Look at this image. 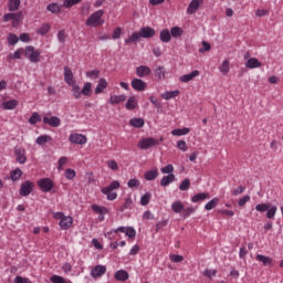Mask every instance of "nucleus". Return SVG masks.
I'll list each match as a JSON object with an SVG mask.
<instances>
[{
  "mask_svg": "<svg viewBox=\"0 0 283 283\" xmlns=\"http://www.w3.org/2000/svg\"><path fill=\"white\" fill-rule=\"evenodd\" d=\"M105 11L103 9L96 10L93 12L85 21V25L87 28H98V25H103L105 20L103 19Z\"/></svg>",
  "mask_w": 283,
  "mask_h": 283,
  "instance_id": "nucleus-1",
  "label": "nucleus"
},
{
  "mask_svg": "<svg viewBox=\"0 0 283 283\" xmlns=\"http://www.w3.org/2000/svg\"><path fill=\"white\" fill-rule=\"evenodd\" d=\"M114 233H125L126 238L134 240L136 238V229L133 227H118L117 229H112L111 231L104 233V237L108 240H114Z\"/></svg>",
  "mask_w": 283,
  "mask_h": 283,
  "instance_id": "nucleus-2",
  "label": "nucleus"
},
{
  "mask_svg": "<svg viewBox=\"0 0 283 283\" xmlns=\"http://www.w3.org/2000/svg\"><path fill=\"white\" fill-rule=\"evenodd\" d=\"M120 189V182L118 180L112 181L108 186L102 188L101 192L106 196L107 200H116L118 198V193L114 190Z\"/></svg>",
  "mask_w": 283,
  "mask_h": 283,
  "instance_id": "nucleus-3",
  "label": "nucleus"
},
{
  "mask_svg": "<svg viewBox=\"0 0 283 283\" xmlns=\"http://www.w3.org/2000/svg\"><path fill=\"white\" fill-rule=\"evenodd\" d=\"M54 220H60L59 226L62 231H67L72 224H74V219L70 216H65L63 212H53Z\"/></svg>",
  "mask_w": 283,
  "mask_h": 283,
  "instance_id": "nucleus-4",
  "label": "nucleus"
},
{
  "mask_svg": "<svg viewBox=\"0 0 283 283\" xmlns=\"http://www.w3.org/2000/svg\"><path fill=\"white\" fill-rule=\"evenodd\" d=\"M255 211L259 213L266 212L268 220H273L275 218V213H277V206H269L268 203H258L255 206Z\"/></svg>",
  "mask_w": 283,
  "mask_h": 283,
  "instance_id": "nucleus-5",
  "label": "nucleus"
},
{
  "mask_svg": "<svg viewBox=\"0 0 283 283\" xmlns=\"http://www.w3.org/2000/svg\"><path fill=\"white\" fill-rule=\"evenodd\" d=\"M24 56L30 61V63H40L41 62V50H36L32 45H28L24 49Z\"/></svg>",
  "mask_w": 283,
  "mask_h": 283,
  "instance_id": "nucleus-6",
  "label": "nucleus"
},
{
  "mask_svg": "<svg viewBox=\"0 0 283 283\" xmlns=\"http://www.w3.org/2000/svg\"><path fill=\"white\" fill-rule=\"evenodd\" d=\"M163 140H164L163 137H160L159 139H156L154 137L142 138L138 142L137 147L139 149H151V147H158V145H160Z\"/></svg>",
  "mask_w": 283,
  "mask_h": 283,
  "instance_id": "nucleus-7",
  "label": "nucleus"
},
{
  "mask_svg": "<svg viewBox=\"0 0 283 283\" xmlns=\"http://www.w3.org/2000/svg\"><path fill=\"white\" fill-rule=\"evenodd\" d=\"M2 20L4 23L12 21V25L14 28V25H18V23H21V21L23 20V11H9L2 17Z\"/></svg>",
  "mask_w": 283,
  "mask_h": 283,
  "instance_id": "nucleus-8",
  "label": "nucleus"
},
{
  "mask_svg": "<svg viewBox=\"0 0 283 283\" xmlns=\"http://www.w3.org/2000/svg\"><path fill=\"white\" fill-rule=\"evenodd\" d=\"M32 191H34V182H32L30 180H25L20 186L19 195L22 196V198H25V197L30 196V193H32Z\"/></svg>",
  "mask_w": 283,
  "mask_h": 283,
  "instance_id": "nucleus-9",
  "label": "nucleus"
},
{
  "mask_svg": "<svg viewBox=\"0 0 283 283\" xmlns=\"http://www.w3.org/2000/svg\"><path fill=\"white\" fill-rule=\"evenodd\" d=\"M38 186L44 193H49L52 189H54V181L50 178H42L38 180Z\"/></svg>",
  "mask_w": 283,
  "mask_h": 283,
  "instance_id": "nucleus-10",
  "label": "nucleus"
},
{
  "mask_svg": "<svg viewBox=\"0 0 283 283\" xmlns=\"http://www.w3.org/2000/svg\"><path fill=\"white\" fill-rule=\"evenodd\" d=\"M69 142L72 143V145H86L87 136L78 133H73L69 136Z\"/></svg>",
  "mask_w": 283,
  "mask_h": 283,
  "instance_id": "nucleus-11",
  "label": "nucleus"
},
{
  "mask_svg": "<svg viewBox=\"0 0 283 283\" xmlns=\"http://www.w3.org/2000/svg\"><path fill=\"white\" fill-rule=\"evenodd\" d=\"M130 85L135 92H145L147 90V83L140 78H133Z\"/></svg>",
  "mask_w": 283,
  "mask_h": 283,
  "instance_id": "nucleus-12",
  "label": "nucleus"
},
{
  "mask_svg": "<svg viewBox=\"0 0 283 283\" xmlns=\"http://www.w3.org/2000/svg\"><path fill=\"white\" fill-rule=\"evenodd\" d=\"M105 273H107V266L105 265H95L92 270H91V277H103V275H105Z\"/></svg>",
  "mask_w": 283,
  "mask_h": 283,
  "instance_id": "nucleus-13",
  "label": "nucleus"
},
{
  "mask_svg": "<svg viewBox=\"0 0 283 283\" xmlns=\"http://www.w3.org/2000/svg\"><path fill=\"white\" fill-rule=\"evenodd\" d=\"M42 123L44 125H50V127H61V118H59L57 116H44Z\"/></svg>",
  "mask_w": 283,
  "mask_h": 283,
  "instance_id": "nucleus-14",
  "label": "nucleus"
},
{
  "mask_svg": "<svg viewBox=\"0 0 283 283\" xmlns=\"http://www.w3.org/2000/svg\"><path fill=\"white\" fill-rule=\"evenodd\" d=\"M202 3H205V0H191L187 8V14H196Z\"/></svg>",
  "mask_w": 283,
  "mask_h": 283,
  "instance_id": "nucleus-15",
  "label": "nucleus"
},
{
  "mask_svg": "<svg viewBox=\"0 0 283 283\" xmlns=\"http://www.w3.org/2000/svg\"><path fill=\"white\" fill-rule=\"evenodd\" d=\"M14 154H15L17 161L20 165H25V163L28 161V157H25V149L21 147H15Z\"/></svg>",
  "mask_w": 283,
  "mask_h": 283,
  "instance_id": "nucleus-16",
  "label": "nucleus"
},
{
  "mask_svg": "<svg viewBox=\"0 0 283 283\" xmlns=\"http://www.w3.org/2000/svg\"><path fill=\"white\" fill-rule=\"evenodd\" d=\"M139 36L142 39H151V36H156V30L151 27H144L139 30Z\"/></svg>",
  "mask_w": 283,
  "mask_h": 283,
  "instance_id": "nucleus-17",
  "label": "nucleus"
},
{
  "mask_svg": "<svg viewBox=\"0 0 283 283\" xmlns=\"http://www.w3.org/2000/svg\"><path fill=\"white\" fill-rule=\"evenodd\" d=\"M7 9L8 12H19L21 9V0H8Z\"/></svg>",
  "mask_w": 283,
  "mask_h": 283,
  "instance_id": "nucleus-18",
  "label": "nucleus"
},
{
  "mask_svg": "<svg viewBox=\"0 0 283 283\" xmlns=\"http://www.w3.org/2000/svg\"><path fill=\"white\" fill-rule=\"evenodd\" d=\"M197 76H200V71L195 70L190 72L189 74L181 75L179 77L180 83H189L190 81H193Z\"/></svg>",
  "mask_w": 283,
  "mask_h": 283,
  "instance_id": "nucleus-19",
  "label": "nucleus"
},
{
  "mask_svg": "<svg viewBox=\"0 0 283 283\" xmlns=\"http://www.w3.org/2000/svg\"><path fill=\"white\" fill-rule=\"evenodd\" d=\"M64 81L67 85H74L76 82L74 81V73H72V69L65 66L64 67Z\"/></svg>",
  "mask_w": 283,
  "mask_h": 283,
  "instance_id": "nucleus-20",
  "label": "nucleus"
},
{
  "mask_svg": "<svg viewBox=\"0 0 283 283\" xmlns=\"http://www.w3.org/2000/svg\"><path fill=\"white\" fill-rule=\"evenodd\" d=\"M136 74L139 78H145V76H149V74H151V69L146 65H140L136 69Z\"/></svg>",
  "mask_w": 283,
  "mask_h": 283,
  "instance_id": "nucleus-21",
  "label": "nucleus"
},
{
  "mask_svg": "<svg viewBox=\"0 0 283 283\" xmlns=\"http://www.w3.org/2000/svg\"><path fill=\"white\" fill-rule=\"evenodd\" d=\"M244 65L248 67V70H255L258 67H262V62L258 60V57H252L249 59Z\"/></svg>",
  "mask_w": 283,
  "mask_h": 283,
  "instance_id": "nucleus-22",
  "label": "nucleus"
},
{
  "mask_svg": "<svg viewBox=\"0 0 283 283\" xmlns=\"http://www.w3.org/2000/svg\"><path fill=\"white\" fill-rule=\"evenodd\" d=\"M130 127H135L136 129H143L145 127V119L143 117H134L129 119Z\"/></svg>",
  "mask_w": 283,
  "mask_h": 283,
  "instance_id": "nucleus-23",
  "label": "nucleus"
},
{
  "mask_svg": "<svg viewBox=\"0 0 283 283\" xmlns=\"http://www.w3.org/2000/svg\"><path fill=\"white\" fill-rule=\"evenodd\" d=\"M107 90V80L104 77L99 78L97 82V86L94 90L95 94H103Z\"/></svg>",
  "mask_w": 283,
  "mask_h": 283,
  "instance_id": "nucleus-24",
  "label": "nucleus"
},
{
  "mask_svg": "<svg viewBox=\"0 0 283 283\" xmlns=\"http://www.w3.org/2000/svg\"><path fill=\"white\" fill-rule=\"evenodd\" d=\"M125 101H127V96H125V94L122 95H111L108 103L111 105H118L119 103H125Z\"/></svg>",
  "mask_w": 283,
  "mask_h": 283,
  "instance_id": "nucleus-25",
  "label": "nucleus"
},
{
  "mask_svg": "<svg viewBox=\"0 0 283 283\" xmlns=\"http://www.w3.org/2000/svg\"><path fill=\"white\" fill-rule=\"evenodd\" d=\"M114 277L118 280V282H127V280H129V273L125 270H119L115 272Z\"/></svg>",
  "mask_w": 283,
  "mask_h": 283,
  "instance_id": "nucleus-26",
  "label": "nucleus"
},
{
  "mask_svg": "<svg viewBox=\"0 0 283 283\" xmlns=\"http://www.w3.org/2000/svg\"><path fill=\"white\" fill-rule=\"evenodd\" d=\"M175 180H176V175L169 174L161 178L160 185L161 187H169V185H171V182H174Z\"/></svg>",
  "mask_w": 283,
  "mask_h": 283,
  "instance_id": "nucleus-27",
  "label": "nucleus"
},
{
  "mask_svg": "<svg viewBox=\"0 0 283 283\" xmlns=\"http://www.w3.org/2000/svg\"><path fill=\"white\" fill-rule=\"evenodd\" d=\"M180 94L179 90L176 91H166L165 93L161 94V98L164 101H171V98H176Z\"/></svg>",
  "mask_w": 283,
  "mask_h": 283,
  "instance_id": "nucleus-28",
  "label": "nucleus"
},
{
  "mask_svg": "<svg viewBox=\"0 0 283 283\" xmlns=\"http://www.w3.org/2000/svg\"><path fill=\"white\" fill-rule=\"evenodd\" d=\"M258 262H262L264 266H271L273 264V259L263 254H256Z\"/></svg>",
  "mask_w": 283,
  "mask_h": 283,
  "instance_id": "nucleus-29",
  "label": "nucleus"
},
{
  "mask_svg": "<svg viewBox=\"0 0 283 283\" xmlns=\"http://www.w3.org/2000/svg\"><path fill=\"white\" fill-rule=\"evenodd\" d=\"M209 198V192H199L191 197V202H205Z\"/></svg>",
  "mask_w": 283,
  "mask_h": 283,
  "instance_id": "nucleus-30",
  "label": "nucleus"
},
{
  "mask_svg": "<svg viewBox=\"0 0 283 283\" xmlns=\"http://www.w3.org/2000/svg\"><path fill=\"white\" fill-rule=\"evenodd\" d=\"M71 87H72L73 97L76 98V101H78V98L83 96V91L81 90V86H78L75 82L74 84H71Z\"/></svg>",
  "mask_w": 283,
  "mask_h": 283,
  "instance_id": "nucleus-31",
  "label": "nucleus"
},
{
  "mask_svg": "<svg viewBox=\"0 0 283 283\" xmlns=\"http://www.w3.org/2000/svg\"><path fill=\"white\" fill-rule=\"evenodd\" d=\"M126 109H136V107H138V99L135 96H132L127 99L126 105H125Z\"/></svg>",
  "mask_w": 283,
  "mask_h": 283,
  "instance_id": "nucleus-32",
  "label": "nucleus"
},
{
  "mask_svg": "<svg viewBox=\"0 0 283 283\" xmlns=\"http://www.w3.org/2000/svg\"><path fill=\"white\" fill-rule=\"evenodd\" d=\"M21 176H23V170H21V168H15L10 172V178L12 182H17V180H21Z\"/></svg>",
  "mask_w": 283,
  "mask_h": 283,
  "instance_id": "nucleus-33",
  "label": "nucleus"
},
{
  "mask_svg": "<svg viewBox=\"0 0 283 283\" xmlns=\"http://www.w3.org/2000/svg\"><path fill=\"white\" fill-rule=\"evenodd\" d=\"M159 36L163 43H169V41H171V33L168 29L161 30Z\"/></svg>",
  "mask_w": 283,
  "mask_h": 283,
  "instance_id": "nucleus-34",
  "label": "nucleus"
},
{
  "mask_svg": "<svg viewBox=\"0 0 283 283\" xmlns=\"http://www.w3.org/2000/svg\"><path fill=\"white\" fill-rule=\"evenodd\" d=\"M138 41H140V33L134 32L130 36L124 40V43H126V45H129V43H138Z\"/></svg>",
  "mask_w": 283,
  "mask_h": 283,
  "instance_id": "nucleus-35",
  "label": "nucleus"
},
{
  "mask_svg": "<svg viewBox=\"0 0 283 283\" xmlns=\"http://www.w3.org/2000/svg\"><path fill=\"white\" fill-rule=\"evenodd\" d=\"M171 210L174 213H182L185 210V205H182V201H175L171 203Z\"/></svg>",
  "mask_w": 283,
  "mask_h": 283,
  "instance_id": "nucleus-36",
  "label": "nucleus"
},
{
  "mask_svg": "<svg viewBox=\"0 0 283 283\" xmlns=\"http://www.w3.org/2000/svg\"><path fill=\"white\" fill-rule=\"evenodd\" d=\"M91 209L92 211H94V213H97L98 216H105V213H108V210L106 207H101L98 205H92Z\"/></svg>",
  "mask_w": 283,
  "mask_h": 283,
  "instance_id": "nucleus-37",
  "label": "nucleus"
},
{
  "mask_svg": "<svg viewBox=\"0 0 283 283\" xmlns=\"http://www.w3.org/2000/svg\"><path fill=\"white\" fill-rule=\"evenodd\" d=\"M23 54H25V50L20 48V49H17L14 53H10L8 55V59L10 61H14L17 59H21V56H23Z\"/></svg>",
  "mask_w": 283,
  "mask_h": 283,
  "instance_id": "nucleus-38",
  "label": "nucleus"
},
{
  "mask_svg": "<svg viewBox=\"0 0 283 283\" xmlns=\"http://www.w3.org/2000/svg\"><path fill=\"white\" fill-rule=\"evenodd\" d=\"M230 71H231V63L229 62V60H224L219 66V72H221V74H228Z\"/></svg>",
  "mask_w": 283,
  "mask_h": 283,
  "instance_id": "nucleus-39",
  "label": "nucleus"
},
{
  "mask_svg": "<svg viewBox=\"0 0 283 283\" xmlns=\"http://www.w3.org/2000/svg\"><path fill=\"white\" fill-rule=\"evenodd\" d=\"M185 34V31L180 27H172L170 29V36H174V39H178Z\"/></svg>",
  "mask_w": 283,
  "mask_h": 283,
  "instance_id": "nucleus-40",
  "label": "nucleus"
},
{
  "mask_svg": "<svg viewBox=\"0 0 283 283\" xmlns=\"http://www.w3.org/2000/svg\"><path fill=\"white\" fill-rule=\"evenodd\" d=\"M46 10L52 14H59V12H61V6H59L56 2H52L46 6Z\"/></svg>",
  "mask_w": 283,
  "mask_h": 283,
  "instance_id": "nucleus-41",
  "label": "nucleus"
},
{
  "mask_svg": "<svg viewBox=\"0 0 283 283\" xmlns=\"http://www.w3.org/2000/svg\"><path fill=\"white\" fill-rule=\"evenodd\" d=\"M145 180H156L158 178V169H151L145 172Z\"/></svg>",
  "mask_w": 283,
  "mask_h": 283,
  "instance_id": "nucleus-42",
  "label": "nucleus"
},
{
  "mask_svg": "<svg viewBox=\"0 0 283 283\" xmlns=\"http://www.w3.org/2000/svg\"><path fill=\"white\" fill-rule=\"evenodd\" d=\"M19 105V101L10 99L2 104V109H14Z\"/></svg>",
  "mask_w": 283,
  "mask_h": 283,
  "instance_id": "nucleus-43",
  "label": "nucleus"
},
{
  "mask_svg": "<svg viewBox=\"0 0 283 283\" xmlns=\"http://www.w3.org/2000/svg\"><path fill=\"white\" fill-rule=\"evenodd\" d=\"M50 282H52V283H72V281H70L61 275H56V274H54L50 277Z\"/></svg>",
  "mask_w": 283,
  "mask_h": 283,
  "instance_id": "nucleus-44",
  "label": "nucleus"
},
{
  "mask_svg": "<svg viewBox=\"0 0 283 283\" xmlns=\"http://www.w3.org/2000/svg\"><path fill=\"white\" fill-rule=\"evenodd\" d=\"M50 142H52V136L50 135H41L35 140L36 145H40V146L45 145V143H50Z\"/></svg>",
  "mask_w": 283,
  "mask_h": 283,
  "instance_id": "nucleus-45",
  "label": "nucleus"
},
{
  "mask_svg": "<svg viewBox=\"0 0 283 283\" xmlns=\"http://www.w3.org/2000/svg\"><path fill=\"white\" fill-rule=\"evenodd\" d=\"M218 202H220V199L213 198L209 202L205 205L206 211H211L212 209H216L218 207Z\"/></svg>",
  "mask_w": 283,
  "mask_h": 283,
  "instance_id": "nucleus-46",
  "label": "nucleus"
},
{
  "mask_svg": "<svg viewBox=\"0 0 283 283\" xmlns=\"http://www.w3.org/2000/svg\"><path fill=\"white\" fill-rule=\"evenodd\" d=\"M190 129L187 127L184 128H176L171 130L172 136H187L189 134Z\"/></svg>",
  "mask_w": 283,
  "mask_h": 283,
  "instance_id": "nucleus-47",
  "label": "nucleus"
},
{
  "mask_svg": "<svg viewBox=\"0 0 283 283\" xmlns=\"http://www.w3.org/2000/svg\"><path fill=\"white\" fill-rule=\"evenodd\" d=\"M83 96H92V84L90 82L84 83L82 87Z\"/></svg>",
  "mask_w": 283,
  "mask_h": 283,
  "instance_id": "nucleus-48",
  "label": "nucleus"
},
{
  "mask_svg": "<svg viewBox=\"0 0 283 283\" xmlns=\"http://www.w3.org/2000/svg\"><path fill=\"white\" fill-rule=\"evenodd\" d=\"M30 125H36V123H41V115L39 113L34 112L28 119Z\"/></svg>",
  "mask_w": 283,
  "mask_h": 283,
  "instance_id": "nucleus-49",
  "label": "nucleus"
},
{
  "mask_svg": "<svg viewBox=\"0 0 283 283\" xmlns=\"http://www.w3.org/2000/svg\"><path fill=\"white\" fill-rule=\"evenodd\" d=\"M155 76H157V78H159V81H164V78L166 76L165 66H158L155 70Z\"/></svg>",
  "mask_w": 283,
  "mask_h": 283,
  "instance_id": "nucleus-50",
  "label": "nucleus"
},
{
  "mask_svg": "<svg viewBox=\"0 0 283 283\" xmlns=\"http://www.w3.org/2000/svg\"><path fill=\"white\" fill-rule=\"evenodd\" d=\"M66 180H74L76 178V170L67 168L64 172Z\"/></svg>",
  "mask_w": 283,
  "mask_h": 283,
  "instance_id": "nucleus-51",
  "label": "nucleus"
},
{
  "mask_svg": "<svg viewBox=\"0 0 283 283\" xmlns=\"http://www.w3.org/2000/svg\"><path fill=\"white\" fill-rule=\"evenodd\" d=\"M36 32L38 34H41V36H45V34L50 32V24L48 23L42 24Z\"/></svg>",
  "mask_w": 283,
  "mask_h": 283,
  "instance_id": "nucleus-52",
  "label": "nucleus"
},
{
  "mask_svg": "<svg viewBox=\"0 0 283 283\" xmlns=\"http://www.w3.org/2000/svg\"><path fill=\"white\" fill-rule=\"evenodd\" d=\"M149 200H151V193L150 192H146L144 196H142L140 198V205L142 207H147V205H149Z\"/></svg>",
  "mask_w": 283,
  "mask_h": 283,
  "instance_id": "nucleus-53",
  "label": "nucleus"
},
{
  "mask_svg": "<svg viewBox=\"0 0 283 283\" xmlns=\"http://www.w3.org/2000/svg\"><path fill=\"white\" fill-rule=\"evenodd\" d=\"M19 43V36L14 33H9L8 34V44L9 45H17Z\"/></svg>",
  "mask_w": 283,
  "mask_h": 283,
  "instance_id": "nucleus-54",
  "label": "nucleus"
},
{
  "mask_svg": "<svg viewBox=\"0 0 283 283\" xmlns=\"http://www.w3.org/2000/svg\"><path fill=\"white\" fill-rule=\"evenodd\" d=\"M189 187H191V181L189 179H185L179 185L180 191H189Z\"/></svg>",
  "mask_w": 283,
  "mask_h": 283,
  "instance_id": "nucleus-55",
  "label": "nucleus"
},
{
  "mask_svg": "<svg viewBox=\"0 0 283 283\" xmlns=\"http://www.w3.org/2000/svg\"><path fill=\"white\" fill-rule=\"evenodd\" d=\"M120 36H123V28L117 27L113 31L112 39L116 41L117 39H120Z\"/></svg>",
  "mask_w": 283,
  "mask_h": 283,
  "instance_id": "nucleus-56",
  "label": "nucleus"
},
{
  "mask_svg": "<svg viewBox=\"0 0 283 283\" xmlns=\"http://www.w3.org/2000/svg\"><path fill=\"white\" fill-rule=\"evenodd\" d=\"M86 76L87 78H92L93 81H95V78H98V76H101V71L98 70H92L86 72Z\"/></svg>",
  "mask_w": 283,
  "mask_h": 283,
  "instance_id": "nucleus-57",
  "label": "nucleus"
},
{
  "mask_svg": "<svg viewBox=\"0 0 283 283\" xmlns=\"http://www.w3.org/2000/svg\"><path fill=\"white\" fill-rule=\"evenodd\" d=\"M127 187L129 189H134L135 187H140V181L136 178H132V179L128 180Z\"/></svg>",
  "mask_w": 283,
  "mask_h": 283,
  "instance_id": "nucleus-58",
  "label": "nucleus"
},
{
  "mask_svg": "<svg viewBox=\"0 0 283 283\" xmlns=\"http://www.w3.org/2000/svg\"><path fill=\"white\" fill-rule=\"evenodd\" d=\"M133 205H134V200H132L130 197L126 198L120 211H125V209H132Z\"/></svg>",
  "mask_w": 283,
  "mask_h": 283,
  "instance_id": "nucleus-59",
  "label": "nucleus"
},
{
  "mask_svg": "<svg viewBox=\"0 0 283 283\" xmlns=\"http://www.w3.org/2000/svg\"><path fill=\"white\" fill-rule=\"evenodd\" d=\"M170 261L175 262L176 264L182 262V260H185V256L180 255V254H170L169 255Z\"/></svg>",
  "mask_w": 283,
  "mask_h": 283,
  "instance_id": "nucleus-60",
  "label": "nucleus"
},
{
  "mask_svg": "<svg viewBox=\"0 0 283 283\" xmlns=\"http://www.w3.org/2000/svg\"><path fill=\"white\" fill-rule=\"evenodd\" d=\"M244 191H247V187L239 186L238 188L233 189L231 193L232 196H241V193H244Z\"/></svg>",
  "mask_w": 283,
  "mask_h": 283,
  "instance_id": "nucleus-61",
  "label": "nucleus"
},
{
  "mask_svg": "<svg viewBox=\"0 0 283 283\" xmlns=\"http://www.w3.org/2000/svg\"><path fill=\"white\" fill-rule=\"evenodd\" d=\"M191 213H196V208L193 207H188V208H184V211H182V216L184 218H189V216H191Z\"/></svg>",
  "mask_w": 283,
  "mask_h": 283,
  "instance_id": "nucleus-62",
  "label": "nucleus"
},
{
  "mask_svg": "<svg viewBox=\"0 0 283 283\" xmlns=\"http://www.w3.org/2000/svg\"><path fill=\"white\" fill-rule=\"evenodd\" d=\"M81 3V0H64L63 6L65 8H72L73 6H76Z\"/></svg>",
  "mask_w": 283,
  "mask_h": 283,
  "instance_id": "nucleus-63",
  "label": "nucleus"
},
{
  "mask_svg": "<svg viewBox=\"0 0 283 283\" xmlns=\"http://www.w3.org/2000/svg\"><path fill=\"white\" fill-rule=\"evenodd\" d=\"M161 174H174V165L168 164L166 167L160 169Z\"/></svg>",
  "mask_w": 283,
  "mask_h": 283,
  "instance_id": "nucleus-64",
  "label": "nucleus"
}]
</instances>
